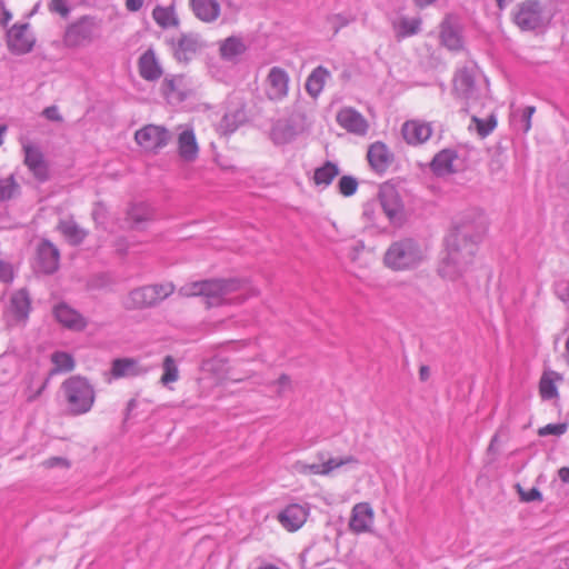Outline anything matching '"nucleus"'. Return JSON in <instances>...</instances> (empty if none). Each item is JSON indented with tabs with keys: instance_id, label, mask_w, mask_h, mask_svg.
Segmentation results:
<instances>
[{
	"instance_id": "obj_51",
	"label": "nucleus",
	"mask_w": 569,
	"mask_h": 569,
	"mask_svg": "<svg viewBox=\"0 0 569 569\" xmlns=\"http://www.w3.org/2000/svg\"><path fill=\"white\" fill-rule=\"evenodd\" d=\"M521 500L526 502H531L536 500H541V492L537 488H531L528 491L519 490Z\"/></svg>"
},
{
	"instance_id": "obj_64",
	"label": "nucleus",
	"mask_w": 569,
	"mask_h": 569,
	"mask_svg": "<svg viewBox=\"0 0 569 569\" xmlns=\"http://www.w3.org/2000/svg\"><path fill=\"white\" fill-rule=\"evenodd\" d=\"M7 130H8V127L6 124H1L0 126V147L3 143V137H4L6 132H7Z\"/></svg>"
},
{
	"instance_id": "obj_40",
	"label": "nucleus",
	"mask_w": 569,
	"mask_h": 569,
	"mask_svg": "<svg viewBox=\"0 0 569 569\" xmlns=\"http://www.w3.org/2000/svg\"><path fill=\"white\" fill-rule=\"evenodd\" d=\"M53 369L51 373L69 372L74 368V360L72 356L64 351H56L51 355Z\"/></svg>"
},
{
	"instance_id": "obj_3",
	"label": "nucleus",
	"mask_w": 569,
	"mask_h": 569,
	"mask_svg": "<svg viewBox=\"0 0 569 569\" xmlns=\"http://www.w3.org/2000/svg\"><path fill=\"white\" fill-rule=\"evenodd\" d=\"M427 258V248L415 238L391 242L383 256L385 266L393 271L417 269Z\"/></svg>"
},
{
	"instance_id": "obj_47",
	"label": "nucleus",
	"mask_w": 569,
	"mask_h": 569,
	"mask_svg": "<svg viewBox=\"0 0 569 569\" xmlns=\"http://www.w3.org/2000/svg\"><path fill=\"white\" fill-rule=\"evenodd\" d=\"M553 292L569 309V278L557 280L553 284Z\"/></svg>"
},
{
	"instance_id": "obj_17",
	"label": "nucleus",
	"mask_w": 569,
	"mask_h": 569,
	"mask_svg": "<svg viewBox=\"0 0 569 569\" xmlns=\"http://www.w3.org/2000/svg\"><path fill=\"white\" fill-rule=\"evenodd\" d=\"M7 37L10 50L18 54L29 52L34 44V38L28 23L14 24L8 31Z\"/></svg>"
},
{
	"instance_id": "obj_49",
	"label": "nucleus",
	"mask_w": 569,
	"mask_h": 569,
	"mask_svg": "<svg viewBox=\"0 0 569 569\" xmlns=\"http://www.w3.org/2000/svg\"><path fill=\"white\" fill-rule=\"evenodd\" d=\"M48 7L51 12L58 13L63 18L68 17L70 13L67 0H51Z\"/></svg>"
},
{
	"instance_id": "obj_60",
	"label": "nucleus",
	"mask_w": 569,
	"mask_h": 569,
	"mask_svg": "<svg viewBox=\"0 0 569 569\" xmlns=\"http://www.w3.org/2000/svg\"><path fill=\"white\" fill-rule=\"evenodd\" d=\"M43 389H44V385H42V386H41V387H40V388L34 392V393L29 395V396L27 397V401H28V402H32V401H34V400H36V399L41 395V392H42V390H43Z\"/></svg>"
},
{
	"instance_id": "obj_11",
	"label": "nucleus",
	"mask_w": 569,
	"mask_h": 569,
	"mask_svg": "<svg viewBox=\"0 0 569 569\" xmlns=\"http://www.w3.org/2000/svg\"><path fill=\"white\" fill-rule=\"evenodd\" d=\"M23 163L39 182H46L50 178V170L44 154L38 146L31 143L22 144Z\"/></svg>"
},
{
	"instance_id": "obj_27",
	"label": "nucleus",
	"mask_w": 569,
	"mask_h": 569,
	"mask_svg": "<svg viewBox=\"0 0 569 569\" xmlns=\"http://www.w3.org/2000/svg\"><path fill=\"white\" fill-rule=\"evenodd\" d=\"M422 19L400 16L391 21L396 39L401 40L418 34L421 31Z\"/></svg>"
},
{
	"instance_id": "obj_53",
	"label": "nucleus",
	"mask_w": 569,
	"mask_h": 569,
	"mask_svg": "<svg viewBox=\"0 0 569 569\" xmlns=\"http://www.w3.org/2000/svg\"><path fill=\"white\" fill-rule=\"evenodd\" d=\"M43 465L47 467V468H54V467H68V462L66 459L61 458V457H51L49 459H47Z\"/></svg>"
},
{
	"instance_id": "obj_7",
	"label": "nucleus",
	"mask_w": 569,
	"mask_h": 569,
	"mask_svg": "<svg viewBox=\"0 0 569 569\" xmlns=\"http://www.w3.org/2000/svg\"><path fill=\"white\" fill-rule=\"evenodd\" d=\"M439 43L449 51L465 48L463 26L458 14L448 12L439 23Z\"/></svg>"
},
{
	"instance_id": "obj_45",
	"label": "nucleus",
	"mask_w": 569,
	"mask_h": 569,
	"mask_svg": "<svg viewBox=\"0 0 569 569\" xmlns=\"http://www.w3.org/2000/svg\"><path fill=\"white\" fill-rule=\"evenodd\" d=\"M539 391L541 398L545 400H551L558 396L555 381L546 373L540 379Z\"/></svg>"
},
{
	"instance_id": "obj_41",
	"label": "nucleus",
	"mask_w": 569,
	"mask_h": 569,
	"mask_svg": "<svg viewBox=\"0 0 569 569\" xmlns=\"http://www.w3.org/2000/svg\"><path fill=\"white\" fill-rule=\"evenodd\" d=\"M152 17L154 21L162 28L176 27L179 22L172 8L158 6L153 9Z\"/></svg>"
},
{
	"instance_id": "obj_21",
	"label": "nucleus",
	"mask_w": 569,
	"mask_h": 569,
	"mask_svg": "<svg viewBox=\"0 0 569 569\" xmlns=\"http://www.w3.org/2000/svg\"><path fill=\"white\" fill-rule=\"evenodd\" d=\"M147 369L134 358H117L112 360L109 371L111 379L133 378L144 375Z\"/></svg>"
},
{
	"instance_id": "obj_25",
	"label": "nucleus",
	"mask_w": 569,
	"mask_h": 569,
	"mask_svg": "<svg viewBox=\"0 0 569 569\" xmlns=\"http://www.w3.org/2000/svg\"><path fill=\"white\" fill-rule=\"evenodd\" d=\"M38 260L41 270L51 274L59 267L60 252L58 248L48 240H43L38 248Z\"/></svg>"
},
{
	"instance_id": "obj_44",
	"label": "nucleus",
	"mask_w": 569,
	"mask_h": 569,
	"mask_svg": "<svg viewBox=\"0 0 569 569\" xmlns=\"http://www.w3.org/2000/svg\"><path fill=\"white\" fill-rule=\"evenodd\" d=\"M471 121L476 124L477 132L481 138L489 136L497 127V119L493 114L487 119H480L476 116L471 118Z\"/></svg>"
},
{
	"instance_id": "obj_42",
	"label": "nucleus",
	"mask_w": 569,
	"mask_h": 569,
	"mask_svg": "<svg viewBox=\"0 0 569 569\" xmlns=\"http://www.w3.org/2000/svg\"><path fill=\"white\" fill-rule=\"evenodd\" d=\"M328 76H330V73H310L309 74L305 87H306L307 92L312 98L316 99L321 93Z\"/></svg>"
},
{
	"instance_id": "obj_23",
	"label": "nucleus",
	"mask_w": 569,
	"mask_h": 569,
	"mask_svg": "<svg viewBox=\"0 0 569 569\" xmlns=\"http://www.w3.org/2000/svg\"><path fill=\"white\" fill-rule=\"evenodd\" d=\"M452 82L453 91L459 98L467 102L479 99L480 89L476 83L475 73H456Z\"/></svg>"
},
{
	"instance_id": "obj_56",
	"label": "nucleus",
	"mask_w": 569,
	"mask_h": 569,
	"mask_svg": "<svg viewBox=\"0 0 569 569\" xmlns=\"http://www.w3.org/2000/svg\"><path fill=\"white\" fill-rule=\"evenodd\" d=\"M330 20L333 23V31H335V33H337L341 27L348 24V20L342 18L341 16H335Z\"/></svg>"
},
{
	"instance_id": "obj_8",
	"label": "nucleus",
	"mask_w": 569,
	"mask_h": 569,
	"mask_svg": "<svg viewBox=\"0 0 569 569\" xmlns=\"http://www.w3.org/2000/svg\"><path fill=\"white\" fill-rule=\"evenodd\" d=\"M378 202L392 226H401L406 219L405 206L398 190L390 184L379 189Z\"/></svg>"
},
{
	"instance_id": "obj_1",
	"label": "nucleus",
	"mask_w": 569,
	"mask_h": 569,
	"mask_svg": "<svg viewBox=\"0 0 569 569\" xmlns=\"http://www.w3.org/2000/svg\"><path fill=\"white\" fill-rule=\"evenodd\" d=\"M485 232L482 226L463 222L457 224L445 239L446 254L442 257L438 273L441 278L456 280L472 263Z\"/></svg>"
},
{
	"instance_id": "obj_31",
	"label": "nucleus",
	"mask_w": 569,
	"mask_h": 569,
	"mask_svg": "<svg viewBox=\"0 0 569 569\" xmlns=\"http://www.w3.org/2000/svg\"><path fill=\"white\" fill-rule=\"evenodd\" d=\"M457 159V152L451 149H443L438 152L431 161V170L437 176H446L452 173L453 161Z\"/></svg>"
},
{
	"instance_id": "obj_36",
	"label": "nucleus",
	"mask_w": 569,
	"mask_h": 569,
	"mask_svg": "<svg viewBox=\"0 0 569 569\" xmlns=\"http://www.w3.org/2000/svg\"><path fill=\"white\" fill-rule=\"evenodd\" d=\"M339 174V168L331 161H326L313 172V181L317 186L328 187Z\"/></svg>"
},
{
	"instance_id": "obj_46",
	"label": "nucleus",
	"mask_w": 569,
	"mask_h": 569,
	"mask_svg": "<svg viewBox=\"0 0 569 569\" xmlns=\"http://www.w3.org/2000/svg\"><path fill=\"white\" fill-rule=\"evenodd\" d=\"M339 192L345 197H350L358 189V181L351 176H342L338 181Z\"/></svg>"
},
{
	"instance_id": "obj_58",
	"label": "nucleus",
	"mask_w": 569,
	"mask_h": 569,
	"mask_svg": "<svg viewBox=\"0 0 569 569\" xmlns=\"http://www.w3.org/2000/svg\"><path fill=\"white\" fill-rule=\"evenodd\" d=\"M430 377V369L428 366H421L419 369V378L421 381L428 380Z\"/></svg>"
},
{
	"instance_id": "obj_19",
	"label": "nucleus",
	"mask_w": 569,
	"mask_h": 569,
	"mask_svg": "<svg viewBox=\"0 0 569 569\" xmlns=\"http://www.w3.org/2000/svg\"><path fill=\"white\" fill-rule=\"evenodd\" d=\"M367 159L376 173L383 174L392 163L393 154L383 142L376 141L369 146Z\"/></svg>"
},
{
	"instance_id": "obj_22",
	"label": "nucleus",
	"mask_w": 569,
	"mask_h": 569,
	"mask_svg": "<svg viewBox=\"0 0 569 569\" xmlns=\"http://www.w3.org/2000/svg\"><path fill=\"white\" fill-rule=\"evenodd\" d=\"M249 44L240 36H230L220 41L219 53L222 60L237 63L247 52Z\"/></svg>"
},
{
	"instance_id": "obj_13",
	"label": "nucleus",
	"mask_w": 569,
	"mask_h": 569,
	"mask_svg": "<svg viewBox=\"0 0 569 569\" xmlns=\"http://www.w3.org/2000/svg\"><path fill=\"white\" fill-rule=\"evenodd\" d=\"M98 29L97 21L91 17H82L66 31L64 42L69 47H78L90 42Z\"/></svg>"
},
{
	"instance_id": "obj_34",
	"label": "nucleus",
	"mask_w": 569,
	"mask_h": 569,
	"mask_svg": "<svg viewBox=\"0 0 569 569\" xmlns=\"http://www.w3.org/2000/svg\"><path fill=\"white\" fill-rule=\"evenodd\" d=\"M536 112V108L533 106H528L523 109H513V103L511 104V123L512 126L523 133H527L531 129V118Z\"/></svg>"
},
{
	"instance_id": "obj_16",
	"label": "nucleus",
	"mask_w": 569,
	"mask_h": 569,
	"mask_svg": "<svg viewBox=\"0 0 569 569\" xmlns=\"http://www.w3.org/2000/svg\"><path fill=\"white\" fill-rule=\"evenodd\" d=\"M375 521V512L368 502L356 503L351 509L349 529L356 535L370 532Z\"/></svg>"
},
{
	"instance_id": "obj_15",
	"label": "nucleus",
	"mask_w": 569,
	"mask_h": 569,
	"mask_svg": "<svg viewBox=\"0 0 569 569\" xmlns=\"http://www.w3.org/2000/svg\"><path fill=\"white\" fill-rule=\"evenodd\" d=\"M336 121L342 129L355 136L363 137L369 130L367 119L352 107L341 108L337 112Z\"/></svg>"
},
{
	"instance_id": "obj_35",
	"label": "nucleus",
	"mask_w": 569,
	"mask_h": 569,
	"mask_svg": "<svg viewBox=\"0 0 569 569\" xmlns=\"http://www.w3.org/2000/svg\"><path fill=\"white\" fill-rule=\"evenodd\" d=\"M297 136L293 124L287 121H278L271 130V139L276 144H286L291 142Z\"/></svg>"
},
{
	"instance_id": "obj_54",
	"label": "nucleus",
	"mask_w": 569,
	"mask_h": 569,
	"mask_svg": "<svg viewBox=\"0 0 569 569\" xmlns=\"http://www.w3.org/2000/svg\"><path fill=\"white\" fill-rule=\"evenodd\" d=\"M277 393L280 396L290 386V378L287 375H281L277 381Z\"/></svg>"
},
{
	"instance_id": "obj_38",
	"label": "nucleus",
	"mask_w": 569,
	"mask_h": 569,
	"mask_svg": "<svg viewBox=\"0 0 569 569\" xmlns=\"http://www.w3.org/2000/svg\"><path fill=\"white\" fill-rule=\"evenodd\" d=\"M21 193V186L13 174L0 179V202H8Z\"/></svg>"
},
{
	"instance_id": "obj_9",
	"label": "nucleus",
	"mask_w": 569,
	"mask_h": 569,
	"mask_svg": "<svg viewBox=\"0 0 569 569\" xmlns=\"http://www.w3.org/2000/svg\"><path fill=\"white\" fill-rule=\"evenodd\" d=\"M319 460H321V463H307L303 461H297L293 465V470L297 473L300 475H320V476H328L333 470L349 465V463H357L358 460L353 456H346L341 458H329L325 460L326 455L323 452L318 453Z\"/></svg>"
},
{
	"instance_id": "obj_37",
	"label": "nucleus",
	"mask_w": 569,
	"mask_h": 569,
	"mask_svg": "<svg viewBox=\"0 0 569 569\" xmlns=\"http://www.w3.org/2000/svg\"><path fill=\"white\" fill-rule=\"evenodd\" d=\"M152 214L151 207L144 202L134 203L128 210V219L134 228H140L141 223L152 218Z\"/></svg>"
},
{
	"instance_id": "obj_14",
	"label": "nucleus",
	"mask_w": 569,
	"mask_h": 569,
	"mask_svg": "<svg viewBox=\"0 0 569 569\" xmlns=\"http://www.w3.org/2000/svg\"><path fill=\"white\" fill-rule=\"evenodd\" d=\"M136 142L147 151H157L167 146L169 132L166 128L147 124L134 133Z\"/></svg>"
},
{
	"instance_id": "obj_32",
	"label": "nucleus",
	"mask_w": 569,
	"mask_h": 569,
	"mask_svg": "<svg viewBox=\"0 0 569 569\" xmlns=\"http://www.w3.org/2000/svg\"><path fill=\"white\" fill-rule=\"evenodd\" d=\"M10 310L18 320H26L29 317L31 299L26 289H20L11 296Z\"/></svg>"
},
{
	"instance_id": "obj_5",
	"label": "nucleus",
	"mask_w": 569,
	"mask_h": 569,
	"mask_svg": "<svg viewBox=\"0 0 569 569\" xmlns=\"http://www.w3.org/2000/svg\"><path fill=\"white\" fill-rule=\"evenodd\" d=\"M512 22L523 32H542L550 23V17L539 0H523L511 12Z\"/></svg>"
},
{
	"instance_id": "obj_10",
	"label": "nucleus",
	"mask_w": 569,
	"mask_h": 569,
	"mask_svg": "<svg viewBox=\"0 0 569 569\" xmlns=\"http://www.w3.org/2000/svg\"><path fill=\"white\" fill-rule=\"evenodd\" d=\"M162 93L170 104H179L194 93V88L184 73H172L163 80Z\"/></svg>"
},
{
	"instance_id": "obj_61",
	"label": "nucleus",
	"mask_w": 569,
	"mask_h": 569,
	"mask_svg": "<svg viewBox=\"0 0 569 569\" xmlns=\"http://www.w3.org/2000/svg\"><path fill=\"white\" fill-rule=\"evenodd\" d=\"M563 359L566 363L569 366V333L565 343Z\"/></svg>"
},
{
	"instance_id": "obj_30",
	"label": "nucleus",
	"mask_w": 569,
	"mask_h": 569,
	"mask_svg": "<svg viewBox=\"0 0 569 569\" xmlns=\"http://www.w3.org/2000/svg\"><path fill=\"white\" fill-rule=\"evenodd\" d=\"M58 230L71 246H79L88 236V232L71 218L60 220Z\"/></svg>"
},
{
	"instance_id": "obj_52",
	"label": "nucleus",
	"mask_w": 569,
	"mask_h": 569,
	"mask_svg": "<svg viewBox=\"0 0 569 569\" xmlns=\"http://www.w3.org/2000/svg\"><path fill=\"white\" fill-rule=\"evenodd\" d=\"M43 116L51 121H61L62 117L60 116L59 109L56 106L47 107L43 110Z\"/></svg>"
},
{
	"instance_id": "obj_50",
	"label": "nucleus",
	"mask_w": 569,
	"mask_h": 569,
	"mask_svg": "<svg viewBox=\"0 0 569 569\" xmlns=\"http://www.w3.org/2000/svg\"><path fill=\"white\" fill-rule=\"evenodd\" d=\"M13 280V271L9 263L0 260V282L8 283Z\"/></svg>"
},
{
	"instance_id": "obj_18",
	"label": "nucleus",
	"mask_w": 569,
	"mask_h": 569,
	"mask_svg": "<svg viewBox=\"0 0 569 569\" xmlns=\"http://www.w3.org/2000/svg\"><path fill=\"white\" fill-rule=\"evenodd\" d=\"M53 316L61 326L69 330L82 331L88 325L87 319L66 302L54 306Z\"/></svg>"
},
{
	"instance_id": "obj_29",
	"label": "nucleus",
	"mask_w": 569,
	"mask_h": 569,
	"mask_svg": "<svg viewBox=\"0 0 569 569\" xmlns=\"http://www.w3.org/2000/svg\"><path fill=\"white\" fill-rule=\"evenodd\" d=\"M288 92L287 73H268L266 80V93L271 100H279Z\"/></svg>"
},
{
	"instance_id": "obj_59",
	"label": "nucleus",
	"mask_w": 569,
	"mask_h": 569,
	"mask_svg": "<svg viewBox=\"0 0 569 569\" xmlns=\"http://www.w3.org/2000/svg\"><path fill=\"white\" fill-rule=\"evenodd\" d=\"M558 473H559V478L561 479V481L569 483V468L568 467H563V468L559 469Z\"/></svg>"
},
{
	"instance_id": "obj_63",
	"label": "nucleus",
	"mask_w": 569,
	"mask_h": 569,
	"mask_svg": "<svg viewBox=\"0 0 569 569\" xmlns=\"http://www.w3.org/2000/svg\"><path fill=\"white\" fill-rule=\"evenodd\" d=\"M512 0H496L497 7L503 10Z\"/></svg>"
},
{
	"instance_id": "obj_57",
	"label": "nucleus",
	"mask_w": 569,
	"mask_h": 569,
	"mask_svg": "<svg viewBox=\"0 0 569 569\" xmlns=\"http://www.w3.org/2000/svg\"><path fill=\"white\" fill-rule=\"evenodd\" d=\"M413 4L419 9H425L429 6L435 4L438 0H412Z\"/></svg>"
},
{
	"instance_id": "obj_62",
	"label": "nucleus",
	"mask_w": 569,
	"mask_h": 569,
	"mask_svg": "<svg viewBox=\"0 0 569 569\" xmlns=\"http://www.w3.org/2000/svg\"><path fill=\"white\" fill-rule=\"evenodd\" d=\"M146 80L148 81H154L157 80L162 73H140Z\"/></svg>"
},
{
	"instance_id": "obj_2",
	"label": "nucleus",
	"mask_w": 569,
	"mask_h": 569,
	"mask_svg": "<svg viewBox=\"0 0 569 569\" xmlns=\"http://www.w3.org/2000/svg\"><path fill=\"white\" fill-rule=\"evenodd\" d=\"M239 280H200L183 284L179 295L183 297L203 296L209 308L224 303H241L244 300L242 293L231 297L232 292L240 290Z\"/></svg>"
},
{
	"instance_id": "obj_26",
	"label": "nucleus",
	"mask_w": 569,
	"mask_h": 569,
	"mask_svg": "<svg viewBox=\"0 0 569 569\" xmlns=\"http://www.w3.org/2000/svg\"><path fill=\"white\" fill-rule=\"evenodd\" d=\"M401 132L409 144L416 146L427 141L432 133V129L429 123L411 120L405 122Z\"/></svg>"
},
{
	"instance_id": "obj_39",
	"label": "nucleus",
	"mask_w": 569,
	"mask_h": 569,
	"mask_svg": "<svg viewBox=\"0 0 569 569\" xmlns=\"http://www.w3.org/2000/svg\"><path fill=\"white\" fill-rule=\"evenodd\" d=\"M162 376L160 378V383L167 388H170V385L177 382L179 380V368L177 360L168 355L164 357L162 361Z\"/></svg>"
},
{
	"instance_id": "obj_6",
	"label": "nucleus",
	"mask_w": 569,
	"mask_h": 569,
	"mask_svg": "<svg viewBox=\"0 0 569 569\" xmlns=\"http://www.w3.org/2000/svg\"><path fill=\"white\" fill-rule=\"evenodd\" d=\"M174 291L171 282L162 284H150L133 289L123 301L128 310L152 307L168 298Z\"/></svg>"
},
{
	"instance_id": "obj_20",
	"label": "nucleus",
	"mask_w": 569,
	"mask_h": 569,
	"mask_svg": "<svg viewBox=\"0 0 569 569\" xmlns=\"http://www.w3.org/2000/svg\"><path fill=\"white\" fill-rule=\"evenodd\" d=\"M308 516L309 508L307 506L292 503L279 512L278 520L288 531H297L307 521Z\"/></svg>"
},
{
	"instance_id": "obj_43",
	"label": "nucleus",
	"mask_w": 569,
	"mask_h": 569,
	"mask_svg": "<svg viewBox=\"0 0 569 569\" xmlns=\"http://www.w3.org/2000/svg\"><path fill=\"white\" fill-rule=\"evenodd\" d=\"M139 71H162L152 49L144 51L139 58Z\"/></svg>"
},
{
	"instance_id": "obj_33",
	"label": "nucleus",
	"mask_w": 569,
	"mask_h": 569,
	"mask_svg": "<svg viewBox=\"0 0 569 569\" xmlns=\"http://www.w3.org/2000/svg\"><path fill=\"white\" fill-rule=\"evenodd\" d=\"M179 154L186 161H192L198 156V144L192 130H183L178 138Z\"/></svg>"
},
{
	"instance_id": "obj_28",
	"label": "nucleus",
	"mask_w": 569,
	"mask_h": 569,
	"mask_svg": "<svg viewBox=\"0 0 569 569\" xmlns=\"http://www.w3.org/2000/svg\"><path fill=\"white\" fill-rule=\"evenodd\" d=\"M193 13L204 22L214 21L220 14V4L217 0H190Z\"/></svg>"
},
{
	"instance_id": "obj_48",
	"label": "nucleus",
	"mask_w": 569,
	"mask_h": 569,
	"mask_svg": "<svg viewBox=\"0 0 569 569\" xmlns=\"http://www.w3.org/2000/svg\"><path fill=\"white\" fill-rule=\"evenodd\" d=\"M567 430V423H548L540 428L538 435L541 437L546 436H561Z\"/></svg>"
},
{
	"instance_id": "obj_24",
	"label": "nucleus",
	"mask_w": 569,
	"mask_h": 569,
	"mask_svg": "<svg viewBox=\"0 0 569 569\" xmlns=\"http://www.w3.org/2000/svg\"><path fill=\"white\" fill-rule=\"evenodd\" d=\"M246 120L247 113L243 104H230L219 122L218 129L223 134H230L233 133Z\"/></svg>"
},
{
	"instance_id": "obj_12",
	"label": "nucleus",
	"mask_w": 569,
	"mask_h": 569,
	"mask_svg": "<svg viewBox=\"0 0 569 569\" xmlns=\"http://www.w3.org/2000/svg\"><path fill=\"white\" fill-rule=\"evenodd\" d=\"M173 57L187 63L203 49L204 43L198 33H181L177 39L171 40Z\"/></svg>"
},
{
	"instance_id": "obj_4",
	"label": "nucleus",
	"mask_w": 569,
	"mask_h": 569,
	"mask_svg": "<svg viewBox=\"0 0 569 569\" xmlns=\"http://www.w3.org/2000/svg\"><path fill=\"white\" fill-rule=\"evenodd\" d=\"M61 392L69 413L80 416L89 412L94 403L92 385L82 377L72 376L61 385Z\"/></svg>"
},
{
	"instance_id": "obj_55",
	"label": "nucleus",
	"mask_w": 569,
	"mask_h": 569,
	"mask_svg": "<svg viewBox=\"0 0 569 569\" xmlns=\"http://www.w3.org/2000/svg\"><path fill=\"white\" fill-rule=\"evenodd\" d=\"M144 0H126V8L130 12L139 11L143 6Z\"/></svg>"
}]
</instances>
